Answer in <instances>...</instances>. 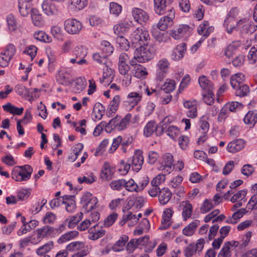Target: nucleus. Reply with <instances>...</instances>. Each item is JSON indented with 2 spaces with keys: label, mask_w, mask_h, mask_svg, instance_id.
<instances>
[{
  "label": "nucleus",
  "mask_w": 257,
  "mask_h": 257,
  "mask_svg": "<svg viewBox=\"0 0 257 257\" xmlns=\"http://www.w3.org/2000/svg\"><path fill=\"white\" fill-rule=\"evenodd\" d=\"M117 214L114 212L109 215L104 221V225L105 227L112 225L117 219Z\"/></svg>",
  "instance_id": "62"
},
{
  "label": "nucleus",
  "mask_w": 257,
  "mask_h": 257,
  "mask_svg": "<svg viewBox=\"0 0 257 257\" xmlns=\"http://www.w3.org/2000/svg\"><path fill=\"white\" fill-rule=\"evenodd\" d=\"M83 217L82 213H78L74 216H71L68 219V226L69 228H73L82 219Z\"/></svg>",
  "instance_id": "38"
},
{
  "label": "nucleus",
  "mask_w": 257,
  "mask_h": 257,
  "mask_svg": "<svg viewBox=\"0 0 257 257\" xmlns=\"http://www.w3.org/2000/svg\"><path fill=\"white\" fill-rule=\"evenodd\" d=\"M122 10L121 6L115 3H110L109 4L110 13L116 16H118Z\"/></svg>",
  "instance_id": "55"
},
{
  "label": "nucleus",
  "mask_w": 257,
  "mask_h": 257,
  "mask_svg": "<svg viewBox=\"0 0 257 257\" xmlns=\"http://www.w3.org/2000/svg\"><path fill=\"white\" fill-rule=\"evenodd\" d=\"M225 106L229 112H236L238 109L243 107V104L237 101L229 102L226 103Z\"/></svg>",
  "instance_id": "49"
},
{
  "label": "nucleus",
  "mask_w": 257,
  "mask_h": 257,
  "mask_svg": "<svg viewBox=\"0 0 257 257\" xmlns=\"http://www.w3.org/2000/svg\"><path fill=\"white\" fill-rule=\"evenodd\" d=\"M232 11H230L227 17L224 20L223 26L228 34L232 33L233 30L239 24L241 20L237 22L234 16H231Z\"/></svg>",
  "instance_id": "13"
},
{
  "label": "nucleus",
  "mask_w": 257,
  "mask_h": 257,
  "mask_svg": "<svg viewBox=\"0 0 257 257\" xmlns=\"http://www.w3.org/2000/svg\"><path fill=\"white\" fill-rule=\"evenodd\" d=\"M162 162L159 169L170 174L173 170V156L170 153H165L162 157Z\"/></svg>",
  "instance_id": "8"
},
{
  "label": "nucleus",
  "mask_w": 257,
  "mask_h": 257,
  "mask_svg": "<svg viewBox=\"0 0 257 257\" xmlns=\"http://www.w3.org/2000/svg\"><path fill=\"white\" fill-rule=\"evenodd\" d=\"M53 246V242L52 241H49L38 248L36 250V253L39 255H43L45 253L49 252Z\"/></svg>",
  "instance_id": "46"
},
{
  "label": "nucleus",
  "mask_w": 257,
  "mask_h": 257,
  "mask_svg": "<svg viewBox=\"0 0 257 257\" xmlns=\"http://www.w3.org/2000/svg\"><path fill=\"white\" fill-rule=\"evenodd\" d=\"M172 192L168 188H162L158 195V199L160 204H166L172 197Z\"/></svg>",
  "instance_id": "21"
},
{
  "label": "nucleus",
  "mask_w": 257,
  "mask_h": 257,
  "mask_svg": "<svg viewBox=\"0 0 257 257\" xmlns=\"http://www.w3.org/2000/svg\"><path fill=\"white\" fill-rule=\"evenodd\" d=\"M169 12H170L169 16H164L162 18L156 26L162 31H165L168 27L172 25L173 19L175 17V11L174 10H171Z\"/></svg>",
  "instance_id": "12"
},
{
  "label": "nucleus",
  "mask_w": 257,
  "mask_h": 257,
  "mask_svg": "<svg viewBox=\"0 0 257 257\" xmlns=\"http://www.w3.org/2000/svg\"><path fill=\"white\" fill-rule=\"evenodd\" d=\"M16 52V48L13 44H9L6 47L3 52H1V55H4L9 58L12 59Z\"/></svg>",
  "instance_id": "37"
},
{
  "label": "nucleus",
  "mask_w": 257,
  "mask_h": 257,
  "mask_svg": "<svg viewBox=\"0 0 257 257\" xmlns=\"http://www.w3.org/2000/svg\"><path fill=\"white\" fill-rule=\"evenodd\" d=\"M128 240V237L124 235L117 240L112 246V249L115 252L120 251L123 250V247Z\"/></svg>",
  "instance_id": "30"
},
{
  "label": "nucleus",
  "mask_w": 257,
  "mask_h": 257,
  "mask_svg": "<svg viewBox=\"0 0 257 257\" xmlns=\"http://www.w3.org/2000/svg\"><path fill=\"white\" fill-rule=\"evenodd\" d=\"M56 80L59 84L64 86H68L71 84L68 77L66 75V74L63 73L58 74L57 76Z\"/></svg>",
  "instance_id": "52"
},
{
  "label": "nucleus",
  "mask_w": 257,
  "mask_h": 257,
  "mask_svg": "<svg viewBox=\"0 0 257 257\" xmlns=\"http://www.w3.org/2000/svg\"><path fill=\"white\" fill-rule=\"evenodd\" d=\"M33 171L30 165L17 166L12 170V178L18 182L27 181L31 178Z\"/></svg>",
  "instance_id": "1"
},
{
  "label": "nucleus",
  "mask_w": 257,
  "mask_h": 257,
  "mask_svg": "<svg viewBox=\"0 0 257 257\" xmlns=\"http://www.w3.org/2000/svg\"><path fill=\"white\" fill-rule=\"evenodd\" d=\"M195 245L192 243L189 244L184 249V255L186 257H192L196 252Z\"/></svg>",
  "instance_id": "63"
},
{
  "label": "nucleus",
  "mask_w": 257,
  "mask_h": 257,
  "mask_svg": "<svg viewBox=\"0 0 257 257\" xmlns=\"http://www.w3.org/2000/svg\"><path fill=\"white\" fill-rule=\"evenodd\" d=\"M51 1V0H45L42 5L43 11L48 16L55 15L58 12L57 7Z\"/></svg>",
  "instance_id": "18"
},
{
  "label": "nucleus",
  "mask_w": 257,
  "mask_h": 257,
  "mask_svg": "<svg viewBox=\"0 0 257 257\" xmlns=\"http://www.w3.org/2000/svg\"><path fill=\"white\" fill-rule=\"evenodd\" d=\"M165 132L173 140H175L180 135L179 128L174 125L169 126Z\"/></svg>",
  "instance_id": "45"
},
{
  "label": "nucleus",
  "mask_w": 257,
  "mask_h": 257,
  "mask_svg": "<svg viewBox=\"0 0 257 257\" xmlns=\"http://www.w3.org/2000/svg\"><path fill=\"white\" fill-rule=\"evenodd\" d=\"M245 145V142L242 139H237L230 142L227 146V150L231 153L237 152L242 150Z\"/></svg>",
  "instance_id": "17"
},
{
  "label": "nucleus",
  "mask_w": 257,
  "mask_h": 257,
  "mask_svg": "<svg viewBox=\"0 0 257 257\" xmlns=\"http://www.w3.org/2000/svg\"><path fill=\"white\" fill-rule=\"evenodd\" d=\"M181 206H182V217L184 221H186L189 218L192 213L193 207L188 201L183 202Z\"/></svg>",
  "instance_id": "24"
},
{
  "label": "nucleus",
  "mask_w": 257,
  "mask_h": 257,
  "mask_svg": "<svg viewBox=\"0 0 257 257\" xmlns=\"http://www.w3.org/2000/svg\"><path fill=\"white\" fill-rule=\"evenodd\" d=\"M243 121L245 124L254 125L257 122V111H249L244 116Z\"/></svg>",
  "instance_id": "27"
},
{
  "label": "nucleus",
  "mask_w": 257,
  "mask_h": 257,
  "mask_svg": "<svg viewBox=\"0 0 257 257\" xmlns=\"http://www.w3.org/2000/svg\"><path fill=\"white\" fill-rule=\"evenodd\" d=\"M132 142V137L128 138L126 140H123L121 136H118L117 138L113 139L111 147L110 149V152L113 153L121 143V149L123 153H126L127 146L131 144Z\"/></svg>",
  "instance_id": "9"
},
{
  "label": "nucleus",
  "mask_w": 257,
  "mask_h": 257,
  "mask_svg": "<svg viewBox=\"0 0 257 257\" xmlns=\"http://www.w3.org/2000/svg\"><path fill=\"white\" fill-rule=\"evenodd\" d=\"M113 168L111 167L108 162H105L101 173V178L103 179H110L113 173Z\"/></svg>",
  "instance_id": "28"
},
{
  "label": "nucleus",
  "mask_w": 257,
  "mask_h": 257,
  "mask_svg": "<svg viewBox=\"0 0 257 257\" xmlns=\"http://www.w3.org/2000/svg\"><path fill=\"white\" fill-rule=\"evenodd\" d=\"M128 24L125 23H119L114 26V33L117 36H122V35L128 31Z\"/></svg>",
  "instance_id": "32"
},
{
  "label": "nucleus",
  "mask_w": 257,
  "mask_h": 257,
  "mask_svg": "<svg viewBox=\"0 0 257 257\" xmlns=\"http://www.w3.org/2000/svg\"><path fill=\"white\" fill-rule=\"evenodd\" d=\"M142 153V151L137 150L131 160L133 169L137 172L141 170L144 163V157Z\"/></svg>",
  "instance_id": "14"
},
{
  "label": "nucleus",
  "mask_w": 257,
  "mask_h": 257,
  "mask_svg": "<svg viewBox=\"0 0 257 257\" xmlns=\"http://www.w3.org/2000/svg\"><path fill=\"white\" fill-rule=\"evenodd\" d=\"M98 224H96L93 226L94 229L91 228L89 229V231L90 232H92L93 230H94L96 231L95 233H94L89 238L92 240H96L102 236H103L105 233V230L104 229H100V230H96V228L98 227Z\"/></svg>",
  "instance_id": "48"
},
{
  "label": "nucleus",
  "mask_w": 257,
  "mask_h": 257,
  "mask_svg": "<svg viewBox=\"0 0 257 257\" xmlns=\"http://www.w3.org/2000/svg\"><path fill=\"white\" fill-rule=\"evenodd\" d=\"M125 184L124 179H118L112 181L110 184V186L113 190H120L124 187Z\"/></svg>",
  "instance_id": "47"
},
{
  "label": "nucleus",
  "mask_w": 257,
  "mask_h": 257,
  "mask_svg": "<svg viewBox=\"0 0 257 257\" xmlns=\"http://www.w3.org/2000/svg\"><path fill=\"white\" fill-rule=\"evenodd\" d=\"M101 45L102 51L106 57L113 53L114 49L109 42L103 41L102 42Z\"/></svg>",
  "instance_id": "40"
},
{
  "label": "nucleus",
  "mask_w": 257,
  "mask_h": 257,
  "mask_svg": "<svg viewBox=\"0 0 257 257\" xmlns=\"http://www.w3.org/2000/svg\"><path fill=\"white\" fill-rule=\"evenodd\" d=\"M105 111V107L100 103H96L93 107V113L96 118L100 119L103 115Z\"/></svg>",
  "instance_id": "35"
},
{
  "label": "nucleus",
  "mask_w": 257,
  "mask_h": 257,
  "mask_svg": "<svg viewBox=\"0 0 257 257\" xmlns=\"http://www.w3.org/2000/svg\"><path fill=\"white\" fill-rule=\"evenodd\" d=\"M245 209L242 208L239 209L237 211L234 212L232 216L226 220V222L227 223L235 224L236 223L238 219L242 217L244 214L246 213Z\"/></svg>",
  "instance_id": "31"
},
{
  "label": "nucleus",
  "mask_w": 257,
  "mask_h": 257,
  "mask_svg": "<svg viewBox=\"0 0 257 257\" xmlns=\"http://www.w3.org/2000/svg\"><path fill=\"white\" fill-rule=\"evenodd\" d=\"M151 33L154 39L159 43H166L169 39L168 32L162 31L158 27H153Z\"/></svg>",
  "instance_id": "11"
},
{
  "label": "nucleus",
  "mask_w": 257,
  "mask_h": 257,
  "mask_svg": "<svg viewBox=\"0 0 257 257\" xmlns=\"http://www.w3.org/2000/svg\"><path fill=\"white\" fill-rule=\"evenodd\" d=\"M71 5L79 10L84 8L87 5V0H69Z\"/></svg>",
  "instance_id": "57"
},
{
  "label": "nucleus",
  "mask_w": 257,
  "mask_h": 257,
  "mask_svg": "<svg viewBox=\"0 0 257 257\" xmlns=\"http://www.w3.org/2000/svg\"><path fill=\"white\" fill-rule=\"evenodd\" d=\"M65 30L70 34H78L82 28L81 23L76 19H68L64 23Z\"/></svg>",
  "instance_id": "10"
},
{
  "label": "nucleus",
  "mask_w": 257,
  "mask_h": 257,
  "mask_svg": "<svg viewBox=\"0 0 257 257\" xmlns=\"http://www.w3.org/2000/svg\"><path fill=\"white\" fill-rule=\"evenodd\" d=\"M237 47L238 46L236 45L235 43H232V44H229L225 50V55L229 58H230L233 54H234Z\"/></svg>",
  "instance_id": "59"
},
{
  "label": "nucleus",
  "mask_w": 257,
  "mask_h": 257,
  "mask_svg": "<svg viewBox=\"0 0 257 257\" xmlns=\"http://www.w3.org/2000/svg\"><path fill=\"white\" fill-rule=\"evenodd\" d=\"M249 88L248 86L245 84H241L236 88L235 95L239 97L247 96L249 93Z\"/></svg>",
  "instance_id": "42"
},
{
  "label": "nucleus",
  "mask_w": 257,
  "mask_h": 257,
  "mask_svg": "<svg viewBox=\"0 0 257 257\" xmlns=\"http://www.w3.org/2000/svg\"><path fill=\"white\" fill-rule=\"evenodd\" d=\"M204 101L208 105H211L214 102L213 90L210 92L205 91L202 93Z\"/></svg>",
  "instance_id": "58"
},
{
  "label": "nucleus",
  "mask_w": 257,
  "mask_h": 257,
  "mask_svg": "<svg viewBox=\"0 0 257 257\" xmlns=\"http://www.w3.org/2000/svg\"><path fill=\"white\" fill-rule=\"evenodd\" d=\"M84 247V243L80 241L72 242L66 246V249L69 251H73L81 249Z\"/></svg>",
  "instance_id": "43"
},
{
  "label": "nucleus",
  "mask_w": 257,
  "mask_h": 257,
  "mask_svg": "<svg viewBox=\"0 0 257 257\" xmlns=\"http://www.w3.org/2000/svg\"><path fill=\"white\" fill-rule=\"evenodd\" d=\"M162 122L157 125L153 121H149L144 129V134L147 137L151 136L154 133L157 136H161L164 133V127Z\"/></svg>",
  "instance_id": "6"
},
{
  "label": "nucleus",
  "mask_w": 257,
  "mask_h": 257,
  "mask_svg": "<svg viewBox=\"0 0 257 257\" xmlns=\"http://www.w3.org/2000/svg\"><path fill=\"white\" fill-rule=\"evenodd\" d=\"M51 33L56 39L62 41L63 31L60 27L56 26L52 27L51 28Z\"/></svg>",
  "instance_id": "56"
},
{
  "label": "nucleus",
  "mask_w": 257,
  "mask_h": 257,
  "mask_svg": "<svg viewBox=\"0 0 257 257\" xmlns=\"http://www.w3.org/2000/svg\"><path fill=\"white\" fill-rule=\"evenodd\" d=\"M145 46H138L134 52L135 58L139 63H144L150 60L156 53L157 49L153 46L149 49H147Z\"/></svg>",
  "instance_id": "3"
},
{
  "label": "nucleus",
  "mask_w": 257,
  "mask_h": 257,
  "mask_svg": "<svg viewBox=\"0 0 257 257\" xmlns=\"http://www.w3.org/2000/svg\"><path fill=\"white\" fill-rule=\"evenodd\" d=\"M132 15L135 21L140 24L146 23L149 19L148 14L145 11L139 8L134 9Z\"/></svg>",
  "instance_id": "16"
},
{
  "label": "nucleus",
  "mask_w": 257,
  "mask_h": 257,
  "mask_svg": "<svg viewBox=\"0 0 257 257\" xmlns=\"http://www.w3.org/2000/svg\"><path fill=\"white\" fill-rule=\"evenodd\" d=\"M19 9L20 14L23 17L27 16L30 12L32 13V10L35 9H32L30 2L21 0H19Z\"/></svg>",
  "instance_id": "19"
},
{
  "label": "nucleus",
  "mask_w": 257,
  "mask_h": 257,
  "mask_svg": "<svg viewBox=\"0 0 257 257\" xmlns=\"http://www.w3.org/2000/svg\"><path fill=\"white\" fill-rule=\"evenodd\" d=\"M199 224L200 221L198 220H195L192 222L183 229L182 232L183 234L186 236L192 235L194 233L196 228Z\"/></svg>",
  "instance_id": "29"
},
{
  "label": "nucleus",
  "mask_w": 257,
  "mask_h": 257,
  "mask_svg": "<svg viewBox=\"0 0 257 257\" xmlns=\"http://www.w3.org/2000/svg\"><path fill=\"white\" fill-rule=\"evenodd\" d=\"M37 48L34 45H30L27 47L23 53L29 55L32 60L37 54Z\"/></svg>",
  "instance_id": "64"
},
{
  "label": "nucleus",
  "mask_w": 257,
  "mask_h": 257,
  "mask_svg": "<svg viewBox=\"0 0 257 257\" xmlns=\"http://www.w3.org/2000/svg\"><path fill=\"white\" fill-rule=\"evenodd\" d=\"M135 69V72L134 74V76L138 78H145L148 75L146 69L143 67L141 65L137 66V67Z\"/></svg>",
  "instance_id": "53"
},
{
  "label": "nucleus",
  "mask_w": 257,
  "mask_h": 257,
  "mask_svg": "<svg viewBox=\"0 0 257 257\" xmlns=\"http://www.w3.org/2000/svg\"><path fill=\"white\" fill-rule=\"evenodd\" d=\"M116 43L119 45L120 49L123 51H127L130 46L127 40L122 36H117L116 39Z\"/></svg>",
  "instance_id": "39"
},
{
  "label": "nucleus",
  "mask_w": 257,
  "mask_h": 257,
  "mask_svg": "<svg viewBox=\"0 0 257 257\" xmlns=\"http://www.w3.org/2000/svg\"><path fill=\"white\" fill-rule=\"evenodd\" d=\"M31 17L34 24L37 27H40L44 24L42 16L39 14V11L37 9L32 10L31 13Z\"/></svg>",
  "instance_id": "33"
},
{
  "label": "nucleus",
  "mask_w": 257,
  "mask_h": 257,
  "mask_svg": "<svg viewBox=\"0 0 257 257\" xmlns=\"http://www.w3.org/2000/svg\"><path fill=\"white\" fill-rule=\"evenodd\" d=\"M125 189L128 191L138 192L139 185L133 179H130L128 181H125L124 186Z\"/></svg>",
  "instance_id": "54"
},
{
  "label": "nucleus",
  "mask_w": 257,
  "mask_h": 257,
  "mask_svg": "<svg viewBox=\"0 0 257 257\" xmlns=\"http://www.w3.org/2000/svg\"><path fill=\"white\" fill-rule=\"evenodd\" d=\"M186 51V44L182 43L178 45L173 50L171 58L175 61H179L184 56Z\"/></svg>",
  "instance_id": "15"
},
{
  "label": "nucleus",
  "mask_w": 257,
  "mask_h": 257,
  "mask_svg": "<svg viewBox=\"0 0 257 257\" xmlns=\"http://www.w3.org/2000/svg\"><path fill=\"white\" fill-rule=\"evenodd\" d=\"M78 232L77 231H71L63 234L58 240L59 243H61L67 240H69L77 236Z\"/></svg>",
  "instance_id": "41"
},
{
  "label": "nucleus",
  "mask_w": 257,
  "mask_h": 257,
  "mask_svg": "<svg viewBox=\"0 0 257 257\" xmlns=\"http://www.w3.org/2000/svg\"><path fill=\"white\" fill-rule=\"evenodd\" d=\"M170 63L165 58L160 59L156 64V79L162 81L168 73Z\"/></svg>",
  "instance_id": "4"
},
{
  "label": "nucleus",
  "mask_w": 257,
  "mask_h": 257,
  "mask_svg": "<svg viewBox=\"0 0 257 257\" xmlns=\"http://www.w3.org/2000/svg\"><path fill=\"white\" fill-rule=\"evenodd\" d=\"M131 118V114L128 113L123 118L121 119H120L118 123V130L119 131H122L125 129L126 127V125L128 124Z\"/></svg>",
  "instance_id": "60"
},
{
  "label": "nucleus",
  "mask_w": 257,
  "mask_h": 257,
  "mask_svg": "<svg viewBox=\"0 0 257 257\" xmlns=\"http://www.w3.org/2000/svg\"><path fill=\"white\" fill-rule=\"evenodd\" d=\"M173 213L174 211L171 208L165 210L163 212V219L162 220V223L163 225L160 227V229H166L171 225L170 221L173 214Z\"/></svg>",
  "instance_id": "20"
},
{
  "label": "nucleus",
  "mask_w": 257,
  "mask_h": 257,
  "mask_svg": "<svg viewBox=\"0 0 257 257\" xmlns=\"http://www.w3.org/2000/svg\"><path fill=\"white\" fill-rule=\"evenodd\" d=\"M246 194L247 191L246 190H240L232 196L230 201L232 203H235L237 201H241L245 198Z\"/></svg>",
  "instance_id": "51"
},
{
  "label": "nucleus",
  "mask_w": 257,
  "mask_h": 257,
  "mask_svg": "<svg viewBox=\"0 0 257 257\" xmlns=\"http://www.w3.org/2000/svg\"><path fill=\"white\" fill-rule=\"evenodd\" d=\"M98 201L96 197L91 198V200L82 206L83 209L86 213L89 212L95 207Z\"/></svg>",
  "instance_id": "61"
},
{
  "label": "nucleus",
  "mask_w": 257,
  "mask_h": 257,
  "mask_svg": "<svg viewBox=\"0 0 257 257\" xmlns=\"http://www.w3.org/2000/svg\"><path fill=\"white\" fill-rule=\"evenodd\" d=\"M120 102V97L119 95H115L109 104V111L114 113L118 109V106Z\"/></svg>",
  "instance_id": "44"
},
{
  "label": "nucleus",
  "mask_w": 257,
  "mask_h": 257,
  "mask_svg": "<svg viewBox=\"0 0 257 257\" xmlns=\"http://www.w3.org/2000/svg\"><path fill=\"white\" fill-rule=\"evenodd\" d=\"M131 40L134 47L147 46L150 41L149 32L144 28H138L131 34Z\"/></svg>",
  "instance_id": "2"
},
{
  "label": "nucleus",
  "mask_w": 257,
  "mask_h": 257,
  "mask_svg": "<svg viewBox=\"0 0 257 257\" xmlns=\"http://www.w3.org/2000/svg\"><path fill=\"white\" fill-rule=\"evenodd\" d=\"M190 27L186 25H182L174 30L172 36L175 39H179L189 32Z\"/></svg>",
  "instance_id": "25"
},
{
  "label": "nucleus",
  "mask_w": 257,
  "mask_h": 257,
  "mask_svg": "<svg viewBox=\"0 0 257 257\" xmlns=\"http://www.w3.org/2000/svg\"><path fill=\"white\" fill-rule=\"evenodd\" d=\"M55 230L54 228L52 226H44L42 228L37 229V239L40 241L45 236L55 234Z\"/></svg>",
  "instance_id": "22"
},
{
  "label": "nucleus",
  "mask_w": 257,
  "mask_h": 257,
  "mask_svg": "<svg viewBox=\"0 0 257 257\" xmlns=\"http://www.w3.org/2000/svg\"><path fill=\"white\" fill-rule=\"evenodd\" d=\"M3 109L5 111L8 112L13 115H21L24 111L23 107H17L13 105L11 103L9 102L3 106Z\"/></svg>",
  "instance_id": "26"
},
{
  "label": "nucleus",
  "mask_w": 257,
  "mask_h": 257,
  "mask_svg": "<svg viewBox=\"0 0 257 257\" xmlns=\"http://www.w3.org/2000/svg\"><path fill=\"white\" fill-rule=\"evenodd\" d=\"M141 97L137 92H131L127 96V101L130 103L131 107H134L140 101Z\"/></svg>",
  "instance_id": "34"
},
{
  "label": "nucleus",
  "mask_w": 257,
  "mask_h": 257,
  "mask_svg": "<svg viewBox=\"0 0 257 257\" xmlns=\"http://www.w3.org/2000/svg\"><path fill=\"white\" fill-rule=\"evenodd\" d=\"M87 54V51L84 48L81 46H78L73 51V55L75 57L71 58L70 61L72 64L77 63L79 65L87 64V61L85 59Z\"/></svg>",
  "instance_id": "5"
},
{
  "label": "nucleus",
  "mask_w": 257,
  "mask_h": 257,
  "mask_svg": "<svg viewBox=\"0 0 257 257\" xmlns=\"http://www.w3.org/2000/svg\"><path fill=\"white\" fill-rule=\"evenodd\" d=\"M198 82L200 87L204 92H210V90H213V86L212 82L205 76L202 75L200 76Z\"/></svg>",
  "instance_id": "23"
},
{
  "label": "nucleus",
  "mask_w": 257,
  "mask_h": 257,
  "mask_svg": "<svg viewBox=\"0 0 257 257\" xmlns=\"http://www.w3.org/2000/svg\"><path fill=\"white\" fill-rule=\"evenodd\" d=\"M176 87V83L174 80L172 79H167L166 82L162 86L161 92L163 91L165 93H170L173 91Z\"/></svg>",
  "instance_id": "36"
},
{
  "label": "nucleus",
  "mask_w": 257,
  "mask_h": 257,
  "mask_svg": "<svg viewBox=\"0 0 257 257\" xmlns=\"http://www.w3.org/2000/svg\"><path fill=\"white\" fill-rule=\"evenodd\" d=\"M173 0H154V10L158 15H164L166 12L174 10L170 5Z\"/></svg>",
  "instance_id": "7"
},
{
  "label": "nucleus",
  "mask_w": 257,
  "mask_h": 257,
  "mask_svg": "<svg viewBox=\"0 0 257 257\" xmlns=\"http://www.w3.org/2000/svg\"><path fill=\"white\" fill-rule=\"evenodd\" d=\"M34 37L36 40L48 43L51 40V38L43 31L35 32L34 34Z\"/></svg>",
  "instance_id": "50"
}]
</instances>
